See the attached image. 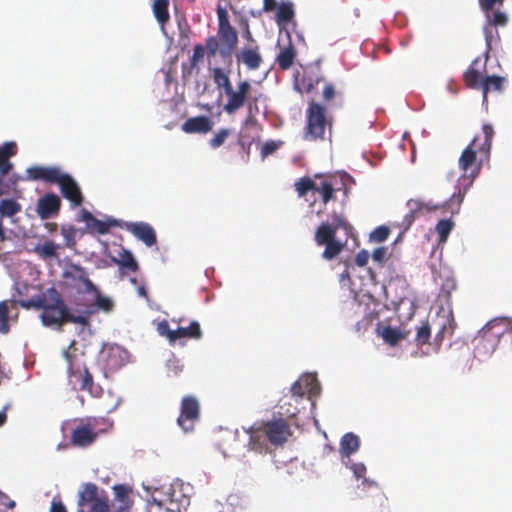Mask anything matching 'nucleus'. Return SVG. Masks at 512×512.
I'll return each instance as SVG.
<instances>
[{"label":"nucleus","instance_id":"nucleus-1","mask_svg":"<svg viewBox=\"0 0 512 512\" xmlns=\"http://www.w3.org/2000/svg\"><path fill=\"white\" fill-rule=\"evenodd\" d=\"M263 425L264 429L261 426L252 425L245 430L249 436L248 446L251 450L262 451L264 436L275 446L282 445L287 441L290 431L286 420L277 418L267 421Z\"/></svg>","mask_w":512,"mask_h":512},{"label":"nucleus","instance_id":"nucleus-2","mask_svg":"<svg viewBox=\"0 0 512 512\" xmlns=\"http://www.w3.org/2000/svg\"><path fill=\"white\" fill-rule=\"evenodd\" d=\"M512 322V318L506 316L495 317L485 324V326L478 331L476 336L477 344L474 348L475 356L479 359H488L496 350L503 332L490 333V329L501 322Z\"/></svg>","mask_w":512,"mask_h":512},{"label":"nucleus","instance_id":"nucleus-3","mask_svg":"<svg viewBox=\"0 0 512 512\" xmlns=\"http://www.w3.org/2000/svg\"><path fill=\"white\" fill-rule=\"evenodd\" d=\"M326 127V109L317 102H311L306 110V127L304 138L316 140L323 138Z\"/></svg>","mask_w":512,"mask_h":512},{"label":"nucleus","instance_id":"nucleus-4","mask_svg":"<svg viewBox=\"0 0 512 512\" xmlns=\"http://www.w3.org/2000/svg\"><path fill=\"white\" fill-rule=\"evenodd\" d=\"M483 163L484 159L479 158L477 167L474 168L469 174L466 173V179H461L460 182L457 181L453 194L450 196L449 199L445 201L444 204V206H447L450 209L451 214L459 213L465 195L473 185V182L478 176Z\"/></svg>","mask_w":512,"mask_h":512},{"label":"nucleus","instance_id":"nucleus-5","mask_svg":"<svg viewBox=\"0 0 512 512\" xmlns=\"http://www.w3.org/2000/svg\"><path fill=\"white\" fill-rule=\"evenodd\" d=\"M200 405L194 396H185L181 401V413L177 419L184 432L193 430L194 422L199 419Z\"/></svg>","mask_w":512,"mask_h":512},{"label":"nucleus","instance_id":"nucleus-6","mask_svg":"<svg viewBox=\"0 0 512 512\" xmlns=\"http://www.w3.org/2000/svg\"><path fill=\"white\" fill-rule=\"evenodd\" d=\"M122 228L131 233L136 239L143 242L147 247H151L157 242L156 232L147 222L123 221Z\"/></svg>","mask_w":512,"mask_h":512},{"label":"nucleus","instance_id":"nucleus-7","mask_svg":"<svg viewBox=\"0 0 512 512\" xmlns=\"http://www.w3.org/2000/svg\"><path fill=\"white\" fill-rule=\"evenodd\" d=\"M321 386L314 373H305L299 380L295 381L291 386L293 396L301 398L308 393L309 399L320 394Z\"/></svg>","mask_w":512,"mask_h":512},{"label":"nucleus","instance_id":"nucleus-8","mask_svg":"<svg viewBox=\"0 0 512 512\" xmlns=\"http://www.w3.org/2000/svg\"><path fill=\"white\" fill-rule=\"evenodd\" d=\"M61 195L70 202L72 207L80 206L84 200L81 188L74 177L67 173L58 183Z\"/></svg>","mask_w":512,"mask_h":512},{"label":"nucleus","instance_id":"nucleus-9","mask_svg":"<svg viewBox=\"0 0 512 512\" xmlns=\"http://www.w3.org/2000/svg\"><path fill=\"white\" fill-rule=\"evenodd\" d=\"M220 38L219 55L222 59H231L232 53L238 41V36L231 24L218 26Z\"/></svg>","mask_w":512,"mask_h":512},{"label":"nucleus","instance_id":"nucleus-10","mask_svg":"<svg viewBox=\"0 0 512 512\" xmlns=\"http://www.w3.org/2000/svg\"><path fill=\"white\" fill-rule=\"evenodd\" d=\"M61 208L60 197L53 193H46L37 201L36 212L41 220L53 218Z\"/></svg>","mask_w":512,"mask_h":512},{"label":"nucleus","instance_id":"nucleus-11","mask_svg":"<svg viewBox=\"0 0 512 512\" xmlns=\"http://www.w3.org/2000/svg\"><path fill=\"white\" fill-rule=\"evenodd\" d=\"M63 278L70 279L74 282L79 281L84 285V292L92 294L93 296L100 291V289L89 279L86 270L78 264H71L62 273Z\"/></svg>","mask_w":512,"mask_h":512},{"label":"nucleus","instance_id":"nucleus-12","mask_svg":"<svg viewBox=\"0 0 512 512\" xmlns=\"http://www.w3.org/2000/svg\"><path fill=\"white\" fill-rule=\"evenodd\" d=\"M130 353L120 345H113L109 348L107 365L117 371L131 362Z\"/></svg>","mask_w":512,"mask_h":512},{"label":"nucleus","instance_id":"nucleus-13","mask_svg":"<svg viewBox=\"0 0 512 512\" xmlns=\"http://www.w3.org/2000/svg\"><path fill=\"white\" fill-rule=\"evenodd\" d=\"M98 308H95V302L87 305L85 309L77 310L78 314L75 315L72 313L71 309L68 312L66 317V321L74 324H79L82 326V331L87 329L89 334H91V325H90V317L98 312Z\"/></svg>","mask_w":512,"mask_h":512},{"label":"nucleus","instance_id":"nucleus-14","mask_svg":"<svg viewBox=\"0 0 512 512\" xmlns=\"http://www.w3.org/2000/svg\"><path fill=\"white\" fill-rule=\"evenodd\" d=\"M213 121L208 116H196L188 118L182 124V130L185 133H207L212 130Z\"/></svg>","mask_w":512,"mask_h":512},{"label":"nucleus","instance_id":"nucleus-15","mask_svg":"<svg viewBox=\"0 0 512 512\" xmlns=\"http://www.w3.org/2000/svg\"><path fill=\"white\" fill-rule=\"evenodd\" d=\"M477 141L478 137L475 136L470 142V144L462 151L459 157L458 165L463 173L458 178V182H460L461 179H466V173L468 169L471 168L472 165L477 162V151L475 148H473Z\"/></svg>","mask_w":512,"mask_h":512},{"label":"nucleus","instance_id":"nucleus-16","mask_svg":"<svg viewBox=\"0 0 512 512\" xmlns=\"http://www.w3.org/2000/svg\"><path fill=\"white\" fill-rule=\"evenodd\" d=\"M96 439V433L89 426H78L72 431L71 442L78 447H86Z\"/></svg>","mask_w":512,"mask_h":512},{"label":"nucleus","instance_id":"nucleus-17","mask_svg":"<svg viewBox=\"0 0 512 512\" xmlns=\"http://www.w3.org/2000/svg\"><path fill=\"white\" fill-rule=\"evenodd\" d=\"M482 132L484 135L483 142L477 146L475 145V147L476 151L480 153V158H483L484 162H488L490 159L494 129L492 125L485 123L482 126Z\"/></svg>","mask_w":512,"mask_h":512},{"label":"nucleus","instance_id":"nucleus-18","mask_svg":"<svg viewBox=\"0 0 512 512\" xmlns=\"http://www.w3.org/2000/svg\"><path fill=\"white\" fill-rule=\"evenodd\" d=\"M43 295L47 296L50 310H56L62 317H67L70 308L66 305L55 287L48 288Z\"/></svg>","mask_w":512,"mask_h":512},{"label":"nucleus","instance_id":"nucleus-19","mask_svg":"<svg viewBox=\"0 0 512 512\" xmlns=\"http://www.w3.org/2000/svg\"><path fill=\"white\" fill-rule=\"evenodd\" d=\"M165 494L170 503V506L165 508V512H181L182 509H186L190 504L189 497L184 490L180 494V498H174V485H171Z\"/></svg>","mask_w":512,"mask_h":512},{"label":"nucleus","instance_id":"nucleus-20","mask_svg":"<svg viewBox=\"0 0 512 512\" xmlns=\"http://www.w3.org/2000/svg\"><path fill=\"white\" fill-rule=\"evenodd\" d=\"M406 207L408 208V213L404 215L400 227L404 229V231H408L415 219L418 217V214L422 211L421 200L410 199L406 203Z\"/></svg>","mask_w":512,"mask_h":512},{"label":"nucleus","instance_id":"nucleus-21","mask_svg":"<svg viewBox=\"0 0 512 512\" xmlns=\"http://www.w3.org/2000/svg\"><path fill=\"white\" fill-rule=\"evenodd\" d=\"M360 445L359 436L353 432H347L340 439L339 454H355L359 450Z\"/></svg>","mask_w":512,"mask_h":512},{"label":"nucleus","instance_id":"nucleus-22","mask_svg":"<svg viewBox=\"0 0 512 512\" xmlns=\"http://www.w3.org/2000/svg\"><path fill=\"white\" fill-rule=\"evenodd\" d=\"M123 220L116 219L113 217H107L106 220H100L98 218H94L90 226L89 230L96 231L100 235H105L109 233L111 227H119L122 228Z\"/></svg>","mask_w":512,"mask_h":512},{"label":"nucleus","instance_id":"nucleus-23","mask_svg":"<svg viewBox=\"0 0 512 512\" xmlns=\"http://www.w3.org/2000/svg\"><path fill=\"white\" fill-rule=\"evenodd\" d=\"M336 239L335 228L329 222H322L315 231L314 240L318 246Z\"/></svg>","mask_w":512,"mask_h":512},{"label":"nucleus","instance_id":"nucleus-24","mask_svg":"<svg viewBox=\"0 0 512 512\" xmlns=\"http://www.w3.org/2000/svg\"><path fill=\"white\" fill-rule=\"evenodd\" d=\"M225 94L228 97V101L224 105V111L228 114L236 112L246 102L245 96L241 95L238 91H235L233 87L227 89Z\"/></svg>","mask_w":512,"mask_h":512},{"label":"nucleus","instance_id":"nucleus-25","mask_svg":"<svg viewBox=\"0 0 512 512\" xmlns=\"http://www.w3.org/2000/svg\"><path fill=\"white\" fill-rule=\"evenodd\" d=\"M295 17L294 5L291 1L282 2L277 9L276 22L281 26H285L292 22Z\"/></svg>","mask_w":512,"mask_h":512},{"label":"nucleus","instance_id":"nucleus-26","mask_svg":"<svg viewBox=\"0 0 512 512\" xmlns=\"http://www.w3.org/2000/svg\"><path fill=\"white\" fill-rule=\"evenodd\" d=\"M505 82V78L498 75H489L486 76L482 81V94H483V103L487 102V94L491 89L496 91L503 90V83Z\"/></svg>","mask_w":512,"mask_h":512},{"label":"nucleus","instance_id":"nucleus-27","mask_svg":"<svg viewBox=\"0 0 512 512\" xmlns=\"http://www.w3.org/2000/svg\"><path fill=\"white\" fill-rule=\"evenodd\" d=\"M237 58L238 61H242L250 70L259 68L262 62V57L256 49H243Z\"/></svg>","mask_w":512,"mask_h":512},{"label":"nucleus","instance_id":"nucleus-28","mask_svg":"<svg viewBox=\"0 0 512 512\" xmlns=\"http://www.w3.org/2000/svg\"><path fill=\"white\" fill-rule=\"evenodd\" d=\"M22 209L21 204L14 198H4L0 201V219L13 218Z\"/></svg>","mask_w":512,"mask_h":512},{"label":"nucleus","instance_id":"nucleus-29","mask_svg":"<svg viewBox=\"0 0 512 512\" xmlns=\"http://www.w3.org/2000/svg\"><path fill=\"white\" fill-rule=\"evenodd\" d=\"M296 58V50L289 42V45L280 50L279 54L276 57V62L282 70H288L294 63Z\"/></svg>","mask_w":512,"mask_h":512},{"label":"nucleus","instance_id":"nucleus-30","mask_svg":"<svg viewBox=\"0 0 512 512\" xmlns=\"http://www.w3.org/2000/svg\"><path fill=\"white\" fill-rule=\"evenodd\" d=\"M82 490L78 493L77 505L84 506L88 502H93L98 498V487L96 484L88 482L82 485Z\"/></svg>","mask_w":512,"mask_h":512},{"label":"nucleus","instance_id":"nucleus-31","mask_svg":"<svg viewBox=\"0 0 512 512\" xmlns=\"http://www.w3.org/2000/svg\"><path fill=\"white\" fill-rule=\"evenodd\" d=\"M59 245L52 240L45 241L43 244H36L33 252L37 253L42 259H54L58 256Z\"/></svg>","mask_w":512,"mask_h":512},{"label":"nucleus","instance_id":"nucleus-32","mask_svg":"<svg viewBox=\"0 0 512 512\" xmlns=\"http://www.w3.org/2000/svg\"><path fill=\"white\" fill-rule=\"evenodd\" d=\"M56 310H44L41 314L42 324L46 327H51L58 331L62 330V326L65 320V317H62L59 313L55 314Z\"/></svg>","mask_w":512,"mask_h":512},{"label":"nucleus","instance_id":"nucleus-33","mask_svg":"<svg viewBox=\"0 0 512 512\" xmlns=\"http://www.w3.org/2000/svg\"><path fill=\"white\" fill-rule=\"evenodd\" d=\"M380 335L390 346H396L402 339L406 338L405 333L399 328L392 326L383 327L380 331Z\"/></svg>","mask_w":512,"mask_h":512},{"label":"nucleus","instance_id":"nucleus-34","mask_svg":"<svg viewBox=\"0 0 512 512\" xmlns=\"http://www.w3.org/2000/svg\"><path fill=\"white\" fill-rule=\"evenodd\" d=\"M478 61L479 59L476 58L464 73L466 84L473 89H482V76L480 72L474 68V65H476Z\"/></svg>","mask_w":512,"mask_h":512},{"label":"nucleus","instance_id":"nucleus-35","mask_svg":"<svg viewBox=\"0 0 512 512\" xmlns=\"http://www.w3.org/2000/svg\"><path fill=\"white\" fill-rule=\"evenodd\" d=\"M121 258H113V262L119 265L120 269H127L131 272H136L139 268L138 262L130 250L124 249L120 254Z\"/></svg>","mask_w":512,"mask_h":512},{"label":"nucleus","instance_id":"nucleus-36","mask_svg":"<svg viewBox=\"0 0 512 512\" xmlns=\"http://www.w3.org/2000/svg\"><path fill=\"white\" fill-rule=\"evenodd\" d=\"M483 33L485 38L486 50L484 52V56L486 60L488 59L489 52L492 49L493 44L500 42V36L496 29L492 25L486 24L483 26Z\"/></svg>","mask_w":512,"mask_h":512},{"label":"nucleus","instance_id":"nucleus-37","mask_svg":"<svg viewBox=\"0 0 512 512\" xmlns=\"http://www.w3.org/2000/svg\"><path fill=\"white\" fill-rule=\"evenodd\" d=\"M65 174L66 172H63L59 166H45L44 172L40 176V180L58 185Z\"/></svg>","mask_w":512,"mask_h":512},{"label":"nucleus","instance_id":"nucleus-38","mask_svg":"<svg viewBox=\"0 0 512 512\" xmlns=\"http://www.w3.org/2000/svg\"><path fill=\"white\" fill-rule=\"evenodd\" d=\"M18 304L25 309H42V310H50L49 309V302L47 300L46 295H36L31 297L28 300H20L18 301Z\"/></svg>","mask_w":512,"mask_h":512},{"label":"nucleus","instance_id":"nucleus-39","mask_svg":"<svg viewBox=\"0 0 512 512\" xmlns=\"http://www.w3.org/2000/svg\"><path fill=\"white\" fill-rule=\"evenodd\" d=\"M322 246L325 247L324 251L322 253V257L325 260H333L341 253V251L343 250V248L345 246V242L334 239V240L328 241L327 243L323 244Z\"/></svg>","mask_w":512,"mask_h":512},{"label":"nucleus","instance_id":"nucleus-40","mask_svg":"<svg viewBox=\"0 0 512 512\" xmlns=\"http://www.w3.org/2000/svg\"><path fill=\"white\" fill-rule=\"evenodd\" d=\"M168 5V0H155L153 3L152 8L154 16L161 25H163L169 19Z\"/></svg>","mask_w":512,"mask_h":512},{"label":"nucleus","instance_id":"nucleus-41","mask_svg":"<svg viewBox=\"0 0 512 512\" xmlns=\"http://www.w3.org/2000/svg\"><path fill=\"white\" fill-rule=\"evenodd\" d=\"M95 302V308L104 313H110L114 309V301L111 297L102 294L101 291L97 292L93 296Z\"/></svg>","mask_w":512,"mask_h":512},{"label":"nucleus","instance_id":"nucleus-42","mask_svg":"<svg viewBox=\"0 0 512 512\" xmlns=\"http://www.w3.org/2000/svg\"><path fill=\"white\" fill-rule=\"evenodd\" d=\"M335 191L336 189L328 181H321L319 185L316 184V189L314 190V192L321 196L324 205L334 198Z\"/></svg>","mask_w":512,"mask_h":512},{"label":"nucleus","instance_id":"nucleus-43","mask_svg":"<svg viewBox=\"0 0 512 512\" xmlns=\"http://www.w3.org/2000/svg\"><path fill=\"white\" fill-rule=\"evenodd\" d=\"M454 227L452 219L444 218L437 222L435 231L439 236L440 241H446Z\"/></svg>","mask_w":512,"mask_h":512},{"label":"nucleus","instance_id":"nucleus-44","mask_svg":"<svg viewBox=\"0 0 512 512\" xmlns=\"http://www.w3.org/2000/svg\"><path fill=\"white\" fill-rule=\"evenodd\" d=\"M179 332L183 339H200L202 337V330L198 321H192L187 327H179Z\"/></svg>","mask_w":512,"mask_h":512},{"label":"nucleus","instance_id":"nucleus-45","mask_svg":"<svg viewBox=\"0 0 512 512\" xmlns=\"http://www.w3.org/2000/svg\"><path fill=\"white\" fill-rule=\"evenodd\" d=\"M486 24L492 25L493 27L505 26L508 22V16L506 13L496 10L492 14L491 12L485 13Z\"/></svg>","mask_w":512,"mask_h":512},{"label":"nucleus","instance_id":"nucleus-46","mask_svg":"<svg viewBox=\"0 0 512 512\" xmlns=\"http://www.w3.org/2000/svg\"><path fill=\"white\" fill-rule=\"evenodd\" d=\"M166 370L168 377H177L183 371V364L173 353H170V357L166 360Z\"/></svg>","mask_w":512,"mask_h":512},{"label":"nucleus","instance_id":"nucleus-47","mask_svg":"<svg viewBox=\"0 0 512 512\" xmlns=\"http://www.w3.org/2000/svg\"><path fill=\"white\" fill-rule=\"evenodd\" d=\"M213 79L216 86L218 88L222 87L224 92L232 87L228 74L219 67L213 69Z\"/></svg>","mask_w":512,"mask_h":512},{"label":"nucleus","instance_id":"nucleus-48","mask_svg":"<svg viewBox=\"0 0 512 512\" xmlns=\"http://www.w3.org/2000/svg\"><path fill=\"white\" fill-rule=\"evenodd\" d=\"M296 191L300 197L305 196L309 191L314 192L316 183L309 177H302L296 183Z\"/></svg>","mask_w":512,"mask_h":512},{"label":"nucleus","instance_id":"nucleus-49","mask_svg":"<svg viewBox=\"0 0 512 512\" xmlns=\"http://www.w3.org/2000/svg\"><path fill=\"white\" fill-rule=\"evenodd\" d=\"M9 306L8 301L0 302V333L7 334L9 332Z\"/></svg>","mask_w":512,"mask_h":512},{"label":"nucleus","instance_id":"nucleus-50","mask_svg":"<svg viewBox=\"0 0 512 512\" xmlns=\"http://www.w3.org/2000/svg\"><path fill=\"white\" fill-rule=\"evenodd\" d=\"M390 234V228L386 225H380L371 231L369 240L371 242H384Z\"/></svg>","mask_w":512,"mask_h":512},{"label":"nucleus","instance_id":"nucleus-51","mask_svg":"<svg viewBox=\"0 0 512 512\" xmlns=\"http://www.w3.org/2000/svg\"><path fill=\"white\" fill-rule=\"evenodd\" d=\"M98 388L99 387H95V385H94L92 374L88 371L87 368H85L84 375L82 376V379H81L80 389L88 390L91 395H96L97 391H95L94 389H98Z\"/></svg>","mask_w":512,"mask_h":512},{"label":"nucleus","instance_id":"nucleus-52","mask_svg":"<svg viewBox=\"0 0 512 512\" xmlns=\"http://www.w3.org/2000/svg\"><path fill=\"white\" fill-rule=\"evenodd\" d=\"M230 130L227 128L220 129L215 136L210 139L209 145L213 149H217L220 146H222L226 140V138L229 136Z\"/></svg>","mask_w":512,"mask_h":512},{"label":"nucleus","instance_id":"nucleus-53","mask_svg":"<svg viewBox=\"0 0 512 512\" xmlns=\"http://www.w3.org/2000/svg\"><path fill=\"white\" fill-rule=\"evenodd\" d=\"M331 224L335 228V232H337L339 229L344 230L346 233L352 230V226L347 222V220L342 215L336 213L332 215Z\"/></svg>","mask_w":512,"mask_h":512},{"label":"nucleus","instance_id":"nucleus-54","mask_svg":"<svg viewBox=\"0 0 512 512\" xmlns=\"http://www.w3.org/2000/svg\"><path fill=\"white\" fill-rule=\"evenodd\" d=\"M17 152V145L14 141H7L0 146V158L9 160V157L14 156Z\"/></svg>","mask_w":512,"mask_h":512},{"label":"nucleus","instance_id":"nucleus-55","mask_svg":"<svg viewBox=\"0 0 512 512\" xmlns=\"http://www.w3.org/2000/svg\"><path fill=\"white\" fill-rule=\"evenodd\" d=\"M430 335L431 329L429 324L426 322L422 326L418 327L415 340L418 344H426Z\"/></svg>","mask_w":512,"mask_h":512},{"label":"nucleus","instance_id":"nucleus-56","mask_svg":"<svg viewBox=\"0 0 512 512\" xmlns=\"http://www.w3.org/2000/svg\"><path fill=\"white\" fill-rule=\"evenodd\" d=\"M114 495L120 502H126L130 493V488L125 484H116L113 486Z\"/></svg>","mask_w":512,"mask_h":512},{"label":"nucleus","instance_id":"nucleus-57","mask_svg":"<svg viewBox=\"0 0 512 512\" xmlns=\"http://www.w3.org/2000/svg\"><path fill=\"white\" fill-rule=\"evenodd\" d=\"M281 142L273 140L266 141L261 147V157L265 159L269 155L273 154L280 146Z\"/></svg>","mask_w":512,"mask_h":512},{"label":"nucleus","instance_id":"nucleus-58","mask_svg":"<svg viewBox=\"0 0 512 512\" xmlns=\"http://www.w3.org/2000/svg\"><path fill=\"white\" fill-rule=\"evenodd\" d=\"M109 504L106 497H98L92 502L91 512H108Z\"/></svg>","mask_w":512,"mask_h":512},{"label":"nucleus","instance_id":"nucleus-59","mask_svg":"<svg viewBox=\"0 0 512 512\" xmlns=\"http://www.w3.org/2000/svg\"><path fill=\"white\" fill-rule=\"evenodd\" d=\"M388 248L385 246L377 247L371 254L373 262L383 265L387 257Z\"/></svg>","mask_w":512,"mask_h":512},{"label":"nucleus","instance_id":"nucleus-60","mask_svg":"<svg viewBox=\"0 0 512 512\" xmlns=\"http://www.w3.org/2000/svg\"><path fill=\"white\" fill-rule=\"evenodd\" d=\"M44 167L45 166H38V165L28 167L26 169V174H27L26 180H31V181L40 180V176L44 172Z\"/></svg>","mask_w":512,"mask_h":512},{"label":"nucleus","instance_id":"nucleus-61","mask_svg":"<svg viewBox=\"0 0 512 512\" xmlns=\"http://www.w3.org/2000/svg\"><path fill=\"white\" fill-rule=\"evenodd\" d=\"M206 49L209 56H215L219 53L220 42L214 36H210L206 40Z\"/></svg>","mask_w":512,"mask_h":512},{"label":"nucleus","instance_id":"nucleus-62","mask_svg":"<svg viewBox=\"0 0 512 512\" xmlns=\"http://www.w3.org/2000/svg\"><path fill=\"white\" fill-rule=\"evenodd\" d=\"M360 480L361 482L357 485V489L359 490L367 492L371 489L378 488V483L374 479L366 477V475L364 476V478H361Z\"/></svg>","mask_w":512,"mask_h":512},{"label":"nucleus","instance_id":"nucleus-63","mask_svg":"<svg viewBox=\"0 0 512 512\" xmlns=\"http://www.w3.org/2000/svg\"><path fill=\"white\" fill-rule=\"evenodd\" d=\"M350 471L352 472L354 479L359 481L366 475L367 468L363 462H357Z\"/></svg>","mask_w":512,"mask_h":512},{"label":"nucleus","instance_id":"nucleus-64","mask_svg":"<svg viewBox=\"0 0 512 512\" xmlns=\"http://www.w3.org/2000/svg\"><path fill=\"white\" fill-rule=\"evenodd\" d=\"M370 254L366 249L360 250L356 257H355V263L359 267H364L367 265L369 260Z\"/></svg>","mask_w":512,"mask_h":512}]
</instances>
